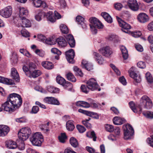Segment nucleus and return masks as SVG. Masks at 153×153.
Instances as JSON below:
<instances>
[{
	"instance_id": "obj_1",
	"label": "nucleus",
	"mask_w": 153,
	"mask_h": 153,
	"mask_svg": "<svg viewBox=\"0 0 153 153\" xmlns=\"http://www.w3.org/2000/svg\"><path fill=\"white\" fill-rule=\"evenodd\" d=\"M22 100L21 96L16 93L10 94L7 101L1 105L0 107V111L4 110L11 113L15 111L21 105Z\"/></svg>"
},
{
	"instance_id": "obj_2",
	"label": "nucleus",
	"mask_w": 153,
	"mask_h": 153,
	"mask_svg": "<svg viewBox=\"0 0 153 153\" xmlns=\"http://www.w3.org/2000/svg\"><path fill=\"white\" fill-rule=\"evenodd\" d=\"M87 85H82L80 88L82 91L85 93H87L89 90L94 91L98 88L99 86L95 79L94 78L90 79L87 82Z\"/></svg>"
},
{
	"instance_id": "obj_3",
	"label": "nucleus",
	"mask_w": 153,
	"mask_h": 153,
	"mask_svg": "<svg viewBox=\"0 0 153 153\" xmlns=\"http://www.w3.org/2000/svg\"><path fill=\"white\" fill-rule=\"evenodd\" d=\"M89 21L91 24L90 25L91 31L93 33H97V28H102L103 25L95 17H91L89 19Z\"/></svg>"
},
{
	"instance_id": "obj_4",
	"label": "nucleus",
	"mask_w": 153,
	"mask_h": 153,
	"mask_svg": "<svg viewBox=\"0 0 153 153\" xmlns=\"http://www.w3.org/2000/svg\"><path fill=\"white\" fill-rule=\"evenodd\" d=\"M30 141L33 145L40 146L43 141V136L40 133L36 132L32 136Z\"/></svg>"
},
{
	"instance_id": "obj_5",
	"label": "nucleus",
	"mask_w": 153,
	"mask_h": 153,
	"mask_svg": "<svg viewBox=\"0 0 153 153\" xmlns=\"http://www.w3.org/2000/svg\"><path fill=\"white\" fill-rule=\"evenodd\" d=\"M30 134L31 131L29 128H23L18 133L19 138L21 141H24L28 139Z\"/></svg>"
},
{
	"instance_id": "obj_6",
	"label": "nucleus",
	"mask_w": 153,
	"mask_h": 153,
	"mask_svg": "<svg viewBox=\"0 0 153 153\" xmlns=\"http://www.w3.org/2000/svg\"><path fill=\"white\" fill-rule=\"evenodd\" d=\"M140 103L141 106L147 109H150L152 106L151 100L146 95H144L141 98Z\"/></svg>"
},
{
	"instance_id": "obj_7",
	"label": "nucleus",
	"mask_w": 153,
	"mask_h": 153,
	"mask_svg": "<svg viewBox=\"0 0 153 153\" xmlns=\"http://www.w3.org/2000/svg\"><path fill=\"white\" fill-rule=\"evenodd\" d=\"M134 133V130L131 125L127 124L124 127V138L125 139H130Z\"/></svg>"
},
{
	"instance_id": "obj_8",
	"label": "nucleus",
	"mask_w": 153,
	"mask_h": 153,
	"mask_svg": "<svg viewBox=\"0 0 153 153\" xmlns=\"http://www.w3.org/2000/svg\"><path fill=\"white\" fill-rule=\"evenodd\" d=\"M12 12V9L10 6H8L0 11V14L2 17L7 18L11 16Z\"/></svg>"
},
{
	"instance_id": "obj_9",
	"label": "nucleus",
	"mask_w": 153,
	"mask_h": 153,
	"mask_svg": "<svg viewBox=\"0 0 153 153\" xmlns=\"http://www.w3.org/2000/svg\"><path fill=\"white\" fill-rule=\"evenodd\" d=\"M66 59L68 62L74 63L75 61L74 58L75 55L74 51L73 49H70L65 53Z\"/></svg>"
},
{
	"instance_id": "obj_10",
	"label": "nucleus",
	"mask_w": 153,
	"mask_h": 153,
	"mask_svg": "<svg viewBox=\"0 0 153 153\" xmlns=\"http://www.w3.org/2000/svg\"><path fill=\"white\" fill-rule=\"evenodd\" d=\"M128 5L129 8L133 11H137L139 8V6L136 0H128Z\"/></svg>"
},
{
	"instance_id": "obj_11",
	"label": "nucleus",
	"mask_w": 153,
	"mask_h": 153,
	"mask_svg": "<svg viewBox=\"0 0 153 153\" xmlns=\"http://www.w3.org/2000/svg\"><path fill=\"white\" fill-rule=\"evenodd\" d=\"M99 51L103 56H110L112 53L111 49L108 46L104 47L99 50Z\"/></svg>"
},
{
	"instance_id": "obj_12",
	"label": "nucleus",
	"mask_w": 153,
	"mask_h": 153,
	"mask_svg": "<svg viewBox=\"0 0 153 153\" xmlns=\"http://www.w3.org/2000/svg\"><path fill=\"white\" fill-rule=\"evenodd\" d=\"M128 72L130 76L133 78L137 82L139 83L141 81V79L140 76L137 75L133 70V68H131L129 70Z\"/></svg>"
},
{
	"instance_id": "obj_13",
	"label": "nucleus",
	"mask_w": 153,
	"mask_h": 153,
	"mask_svg": "<svg viewBox=\"0 0 153 153\" xmlns=\"http://www.w3.org/2000/svg\"><path fill=\"white\" fill-rule=\"evenodd\" d=\"M137 19L140 22L145 23L149 21V17L145 13H141L138 15Z\"/></svg>"
},
{
	"instance_id": "obj_14",
	"label": "nucleus",
	"mask_w": 153,
	"mask_h": 153,
	"mask_svg": "<svg viewBox=\"0 0 153 153\" xmlns=\"http://www.w3.org/2000/svg\"><path fill=\"white\" fill-rule=\"evenodd\" d=\"M78 111L81 113L83 114L90 117H93L94 118L97 119L99 118V116L95 113L90 111L83 110L81 109H79Z\"/></svg>"
},
{
	"instance_id": "obj_15",
	"label": "nucleus",
	"mask_w": 153,
	"mask_h": 153,
	"mask_svg": "<svg viewBox=\"0 0 153 153\" xmlns=\"http://www.w3.org/2000/svg\"><path fill=\"white\" fill-rule=\"evenodd\" d=\"M93 55L94 58L99 64L102 65L105 63V62L104 59L98 53L94 52Z\"/></svg>"
},
{
	"instance_id": "obj_16",
	"label": "nucleus",
	"mask_w": 153,
	"mask_h": 153,
	"mask_svg": "<svg viewBox=\"0 0 153 153\" xmlns=\"http://www.w3.org/2000/svg\"><path fill=\"white\" fill-rule=\"evenodd\" d=\"M19 9V16L20 19L25 18L27 16L28 14V12L27 10L24 7H20Z\"/></svg>"
},
{
	"instance_id": "obj_17",
	"label": "nucleus",
	"mask_w": 153,
	"mask_h": 153,
	"mask_svg": "<svg viewBox=\"0 0 153 153\" xmlns=\"http://www.w3.org/2000/svg\"><path fill=\"white\" fill-rule=\"evenodd\" d=\"M129 104L130 108L134 112L137 113L138 114L141 113L142 109L140 106L136 108L135 107L134 103L133 101L130 102L129 103Z\"/></svg>"
},
{
	"instance_id": "obj_18",
	"label": "nucleus",
	"mask_w": 153,
	"mask_h": 153,
	"mask_svg": "<svg viewBox=\"0 0 153 153\" xmlns=\"http://www.w3.org/2000/svg\"><path fill=\"white\" fill-rule=\"evenodd\" d=\"M114 124L116 125H121L126 122V120L119 117H115L113 120Z\"/></svg>"
},
{
	"instance_id": "obj_19",
	"label": "nucleus",
	"mask_w": 153,
	"mask_h": 153,
	"mask_svg": "<svg viewBox=\"0 0 153 153\" xmlns=\"http://www.w3.org/2000/svg\"><path fill=\"white\" fill-rule=\"evenodd\" d=\"M122 24L120 25V26L122 27V30L126 33H129V30L131 28V26L125 22H122Z\"/></svg>"
},
{
	"instance_id": "obj_20",
	"label": "nucleus",
	"mask_w": 153,
	"mask_h": 153,
	"mask_svg": "<svg viewBox=\"0 0 153 153\" xmlns=\"http://www.w3.org/2000/svg\"><path fill=\"white\" fill-rule=\"evenodd\" d=\"M66 39L70 47H74L75 45V42L73 36L71 34L68 35Z\"/></svg>"
},
{
	"instance_id": "obj_21",
	"label": "nucleus",
	"mask_w": 153,
	"mask_h": 153,
	"mask_svg": "<svg viewBox=\"0 0 153 153\" xmlns=\"http://www.w3.org/2000/svg\"><path fill=\"white\" fill-rule=\"evenodd\" d=\"M82 67L84 68L88 71H91L93 69L92 65L87 61L83 60L82 62Z\"/></svg>"
},
{
	"instance_id": "obj_22",
	"label": "nucleus",
	"mask_w": 153,
	"mask_h": 153,
	"mask_svg": "<svg viewBox=\"0 0 153 153\" xmlns=\"http://www.w3.org/2000/svg\"><path fill=\"white\" fill-rule=\"evenodd\" d=\"M11 75L13 78L17 82L19 81V76L16 69L14 68L11 69Z\"/></svg>"
},
{
	"instance_id": "obj_23",
	"label": "nucleus",
	"mask_w": 153,
	"mask_h": 153,
	"mask_svg": "<svg viewBox=\"0 0 153 153\" xmlns=\"http://www.w3.org/2000/svg\"><path fill=\"white\" fill-rule=\"evenodd\" d=\"M56 41L58 44L61 47H64L67 45V43L66 41L64 38L62 37H60L57 38Z\"/></svg>"
},
{
	"instance_id": "obj_24",
	"label": "nucleus",
	"mask_w": 153,
	"mask_h": 153,
	"mask_svg": "<svg viewBox=\"0 0 153 153\" xmlns=\"http://www.w3.org/2000/svg\"><path fill=\"white\" fill-rule=\"evenodd\" d=\"M41 65L44 68L48 70L51 69L53 68V63L48 61H43L42 62Z\"/></svg>"
},
{
	"instance_id": "obj_25",
	"label": "nucleus",
	"mask_w": 153,
	"mask_h": 153,
	"mask_svg": "<svg viewBox=\"0 0 153 153\" xmlns=\"http://www.w3.org/2000/svg\"><path fill=\"white\" fill-rule=\"evenodd\" d=\"M0 82L7 85L15 84L14 82L12 79L5 78L1 76H0Z\"/></svg>"
},
{
	"instance_id": "obj_26",
	"label": "nucleus",
	"mask_w": 153,
	"mask_h": 153,
	"mask_svg": "<svg viewBox=\"0 0 153 153\" xmlns=\"http://www.w3.org/2000/svg\"><path fill=\"white\" fill-rule=\"evenodd\" d=\"M22 22L21 25L22 27H30L31 26V23L30 21L25 18L21 19Z\"/></svg>"
},
{
	"instance_id": "obj_27",
	"label": "nucleus",
	"mask_w": 153,
	"mask_h": 153,
	"mask_svg": "<svg viewBox=\"0 0 153 153\" xmlns=\"http://www.w3.org/2000/svg\"><path fill=\"white\" fill-rule=\"evenodd\" d=\"M46 17L48 20L52 22H54L56 21V18L54 16V14L53 13L52 11H49L46 14Z\"/></svg>"
},
{
	"instance_id": "obj_28",
	"label": "nucleus",
	"mask_w": 153,
	"mask_h": 153,
	"mask_svg": "<svg viewBox=\"0 0 153 153\" xmlns=\"http://www.w3.org/2000/svg\"><path fill=\"white\" fill-rule=\"evenodd\" d=\"M101 15L108 23H111L112 22V18L109 14L105 12H102Z\"/></svg>"
},
{
	"instance_id": "obj_29",
	"label": "nucleus",
	"mask_w": 153,
	"mask_h": 153,
	"mask_svg": "<svg viewBox=\"0 0 153 153\" xmlns=\"http://www.w3.org/2000/svg\"><path fill=\"white\" fill-rule=\"evenodd\" d=\"M76 21L79 24L81 25L82 27L85 28L87 27L86 24L84 22V19L81 16H78L76 18Z\"/></svg>"
},
{
	"instance_id": "obj_30",
	"label": "nucleus",
	"mask_w": 153,
	"mask_h": 153,
	"mask_svg": "<svg viewBox=\"0 0 153 153\" xmlns=\"http://www.w3.org/2000/svg\"><path fill=\"white\" fill-rule=\"evenodd\" d=\"M120 50L122 53L123 58L124 59H126L128 56L127 50L126 48L123 46L121 47Z\"/></svg>"
},
{
	"instance_id": "obj_31",
	"label": "nucleus",
	"mask_w": 153,
	"mask_h": 153,
	"mask_svg": "<svg viewBox=\"0 0 153 153\" xmlns=\"http://www.w3.org/2000/svg\"><path fill=\"white\" fill-rule=\"evenodd\" d=\"M66 127L67 130L69 131H72L75 128L73 123V121L70 120L68 121L66 124Z\"/></svg>"
},
{
	"instance_id": "obj_32",
	"label": "nucleus",
	"mask_w": 153,
	"mask_h": 153,
	"mask_svg": "<svg viewBox=\"0 0 153 153\" xmlns=\"http://www.w3.org/2000/svg\"><path fill=\"white\" fill-rule=\"evenodd\" d=\"M6 145L8 148L10 149H14L16 147L15 142L11 140L6 142Z\"/></svg>"
},
{
	"instance_id": "obj_33",
	"label": "nucleus",
	"mask_w": 153,
	"mask_h": 153,
	"mask_svg": "<svg viewBox=\"0 0 153 153\" xmlns=\"http://www.w3.org/2000/svg\"><path fill=\"white\" fill-rule=\"evenodd\" d=\"M30 75L33 78H36L40 75L42 73L39 70H35L30 73Z\"/></svg>"
},
{
	"instance_id": "obj_34",
	"label": "nucleus",
	"mask_w": 153,
	"mask_h": 153,
	"mask_svg": "<svg viewBox=\"0 0 153 153\" xmlns=\"http://www.w3.org/2000/svg\"><path fill=\"white\" fill-rule=\"evenodd\" d=\"M0 129L6 135L10 131V128L7 126L0 125Z\"/></svg>"
},
{
	"instance_id": "obj_35",
	"label": "nucleus",
	"mask_w": 153,
	"mask_h": 153,
	"mask_svg": "<svg viewBox=\"0 0 153 153\" xmlns=\"http://www.w3.org/2000/svg\"><path fill=\"white\" fill-rule=\"evenodd\" d=\"M66 77L68 79L73 82H75L76 80V78L73 74L70 72H69L66 74Z\"/></svg>"
},
{
	"instance_id": "obj_36",
	"label": "nucleus",
	"mask_w": 153,
	"mask_h": 153,
	"mask_svg": "<svg viewBox=\"0 0 153 153\" xmlns=\"http://www.w3.org/2000/svg\"><path fill=\"white\" fill-rule=\"evenodd\" d=\"M70 142L71 146L74 148L77 147L78 146V143L77 140L74 137L71 138Z\"/></svg>"
},
{
	"instance_id": "obj_37",
	"label": "nucleus",
	"mask_w": 153,
	"mask_h": 153,
	"mask_svg": "<svg viewBox=\"0 0 153 153\" xmlns=\"http://www.w3.org/2000/svg\"><path fill=\"white\" fill-rule=\"evenodd\" d=\"M74 70L75 72V74L77 76H79L82 77L83 76V74L81 70L80 69L77 67L74 66Z\"/></svg>"
},
{
	"instance_id": "obj_38",
	"label": "nucleus",
	"mask_w": 153,
	"mask_h": 153,
	"mask_svg": "<svg viewBox=\"0 0 153 153\" xmlns=\"http://www.w3.org/2000/svg\"><path fill=\"white\" fill-rule=\"evenodd\" d=\"M58 138L59 141L63 143L65 142L67 139V137L65 133H62L59 136Z\"/></svg>"
},
{
	"instance_id": "obj_39",
	"label": "nucleus",
	"mask_w": 153,
	"mask_h": 153,
	"mask_svg": "<svg viewBox=\"0 0 153 153\" xmlns=\"http://www.w3.org/2000/svg\"><path fill=\"white\" fill-rule=\"evenodd\" d=\"M56 81L58 84L63 86L66 82L65 80L60 76H57Z\"/></svg>"
},
{
	"instance_id": "obj_40",
	"label": "nucleus",
	"mask_w": 153,
	"mask_h": 153,
	"mask_svg": "<svg viewBox=\"0 0 153 153\" xmlns=\"http://www.w3.org/2000/svg\"><path fill=\"white\" fill-rule=\"evenodd\" d=\"M63 86L64 88H67L68 90L70 91H72V85L70 82L68 81H66Z\"/></svg>"
},
{
	"instance_id": "obj_41",
	"label": "nucleus",
	"mask_w": 153,
	"mask_h": 153,
	"mask_svg": "<svg viewBox=\"0 0 153 153\" xmlns=\"http://www.w3.org/2000/svg\"><path fill=\"white\" fill-rule=\"evenodd\" d=\"M146 77L148 82L152 83L153 82V78L151 74L147 72L146 74Z\"/></svg>"
},
{
	"instance_id": "obj_42",
	"label": "nucleus",
	"mask_w": 153,
	"mask_h": 153,
	"mask_svg": "<svg viewBox=\"0 0 153 153\" xmlns=\"http://www.w3.org/2000/svg\"><path fill=\"white\" fill-rule=\"evenodd\" d=\"M28 67L29 68V71L30 73L33 71L36 68V65L33 63L30 62L28 64Z\"/></svg>"
},
{
	"instance_id": "obj_43",
	"label": "nucleus",
	"mask_w": 153,
	"mask_h": 153,
	"mask_svg": "<svg viewBox=\"0 0 153 153\" xmlns=\"http://www.w3.org/2000/svg\"><path fill=\"white\" fill-rule=\"evenodd\" d=\"M44 15V13L41 11L40 12L35 16V18L37 21H39L41 20L42 17Z\"/></svg>"
},
{
	"instance_id": "obj_44",
	"label": "nucleus",
	"mask_w": 153,
	"mask_h": 153,
	"mask_svg": "<svg viewBox=\"0 0 153 153\" xmlns=\"http://www.w3.org/2000/svg\"><path fill=\"white\" fill-rule=\"evenodd\" d=\"M43 2L41 0H35L34 1H33V4L36 7H39Z\"/></svg>"
},
{
	"instance_id": "obj_45",
	"label": "nucleus",
	"mask_w": 153,
	"mask_h": 153,
	"mask_svg": "<svg viewBox=\"0 0 153 153\" xmlns=\"http://www.w3.org/2000/svg\"><path fill=\"white\" fill-rule=\"evenodd\" d=\"M143 114L147 118H153V113L152 112L147 111L143 112Z\"/></svg>"
},
{
	"instance_id": "obj_46",
	"label": "nucleus",
	"mask_w": 153,
	"mask_h": 153,
	"mask_svg": "<svg viewBox=\"0 0 153 153\" xmlns=\"http://www.w3.org/2000/svg\"><path fill=\"white\" fill-rule=\"evenodd\" d=\"M60 30L64 33H67L68 32V27L65 25L62 24L60 26Z\"/></svg>"
},
{
	"instance_id": "obj_47",
	"label": "nucleus",
	"mask_w": 153,
	"mask_h": 153,
	"mask_svg": "<svg viewBox=\"0 0 153 153\" xmlns=\"http://www.w3.org/2000/svg\"><path fill=\"white\" fill-rule=\"evenodd\" d=\"M106 130L108 132H111L114 131V128L112 125L106 124L105 126Z\"/></svg>"
},
{
	"instance_id": "obj_48",
	"label": "nucleus",
	"mask_w": 153,
	"mask_h": 153,
	"mask_svg": "<svg viewBox=\"0 0 153 153\" xmlns=\"http://www.w3.org/2000/svg\"><path fill=\"white\" fill-rule=\"evenodd\" d=\"M87 136L89 137L90 138H93V140L94 141H96L97 137L96 136V134L94 131H92L90 133L87 134Z\"/></svg>"
},
{
	"instance_id": "obj_49",
	"label": "nucleus",
	"mask_w": 153,
	"mask_h": 153,
	"mask_svg": "<svg viewBox=\"0 0 153 153\" xmlns=\"http://www.w3.org/2000/svg\"><path fill=\"white\" fill-rule=\"evenodd\" d=\"M76 128L79 131L80 133H82L86 130L85 128L83 126L80 125H77Z\"/></svg>"
},
{
	"instance_id": "obj_50",
	"label": "nucleus",
	"mask_w": 153,
	"mask_h": 153,
	"mask_svg": "<svg viewBox=\"0 0 153 153\" xmlns=\"http://www.w3.org/2000/svg\"><path fill=\"white\" fill-rule=\"evenodd\" d=\"M137 65L138 67L142 69L145 68L146 67V63L143 61L139 62Z\"/></svg>"
},
{
	"instance_id": "obj_51",
	"label": "nucleus",
	"mask_w": 153,
	"mask_h": 153,
	"mask_svg": "<svg viewBox=\"0 0 153 153\" xmlns=\"http://www.w3.org/2000/svg\"><path fill=\"white\" fill-rule=\"evenodd\" d=\"M51 51L52 53L57 54L58 56L61 54V52L58 49L56 48H53L51 49Z\"/></svg>"
},
{
	"instance_id": "obj_52",
	"label": "nucleus",
	"mask_w": 153,
	"mask_h": 153,
	"mask_svg": "<svg viewBox=\"0 0 153 153\" xmlns=\"http://www.w3.org/2000/svg\"><path fill=\"white\" fill-rule=\"evenodd\" d=\"M110 67L112 68V69L116 73L117 75H120V72L118 70V69L116 68L114 65L112 64H111L110 65Z\"/></svg>"
},
{
	"instance_id": "obj_53",
	"label": "nucleus",
	"mask_w": 153,
	"mask_h": 153,
	"mask_svg": "<svg viewBox=\"0 0 153 153\" xmlns=\"http://www.w3.org/2000/svg\"><path fill=\"white\" fill-rule=\"evenodd\" d=\"M39 111V108L37 106H34L32 107L30 113L31 114H35L37 113Z\"/></svg>"
},
{
	"instance_id": "obj_54",
	"label": "nucleus",
	"mask_w": 153,
	"mask_h": 153,
	"mask_svg": "<svg viewBox=\"0 0 153 153\" xmlns=\"http://www.w3.org/2000/svg\"><path fill=\"white\" fill-rule=\"evenodd\" d=\"M53 99V97H45L44 99V102L46 103L51 104L52 103L51 101Z\"/></svg>"
},
{
	"instance_id": "obj_55",
	"label": "nucleus",
	"mask_w": 153,
	"mask_h": 153,
	"mask_svg": "<svg viewBox=\"0 0 153 153\" xmlns=\"http://www.w3.org/2000/svg\"><path fill=\"white\" fill-rule=\"evenodd\" d=\"M35 53L41 57H43L45 55V52L44 51H41L38 49H36L35 51Z\"/></svg>"
},
{
	"instance_id": "obj_56",
	"label": "nucleus",
	"mask_w": 153,
	"mask_h": 153,
	"mask_svg": "<svg viewBox=\"0 0 153 153\" xmlns=\"http://www.w3.org/2000/svg\"><path fill=\"white\" fill-rule=\"evenodd\" d=\"M141 34L142 33L140 31L134 32L132 33V36L135 38L139 37Z\"/></svg>"
},
{
	"instance_id": "obj_57",
	"label": "nucleus",
	"mask_w": 153,
	"mask_h": 153,
	"mask_svg": "<svg viewBox=\"0 0 153 153\" xmlns=\"http://www.w3.org/2000/svg\"><path fill=\"white\" fill-rule=\"evenodd\" d=\"M49 91L51 93H55L58 92L59 91L58 88L51 87L48 89Z\"/></svg>"
},
{
	"instance_id": "obj_58",
	"label": "nucleus",
	"mask_w": 153,
	"mask_h": 153,
	"mask_svg": "<svg viewBox=\"0 0 153 153\" xmlns=\"http://www.w3.org/2000/svg\"><path fill=\"white\" fill-rule=\"evenodd\" d=\"M119 81L123 85H126V80L124 77V76H123L121 77H120L119 79Z\"/></svg>"
},
{
	"instance_id": "obj_59",
	"label": "nucleus",
	"mask_w": 153,
	"mask_h": 153,
	"mask_svg": "<svg viewBox=\"0 0 153 153\" xmlns=\"http://www.w3.org/2000/svg\"><path fill=\"white\" fill-rule=\"evenodd\" d=\"M52 100V101H51L52 103L51 104L55 105H59L60 104L59 102L57 99L53 97Z\"/></svg>"
},
{
	"instance_id": "obj_60",
	"label": "nucleus",
	"mask_w": 153,
	"mask_h": 153,
	"mask_svg": "<svg viewBox=\"0 0 153 153\" xmlns=\"http://www.w3.org/2000/svg\"><path fill=\"white\" fill-rule=\"evenodd\" d=\"M115 8L118 10H120L123 7V5L120 3H117L114 4Z\"/></svg>"
},
{
	"instance_id": "obj_61",
	"label": "nucleus",
	"mask_w": 153,
	"mask_h": 153,
	"mask_svg": "<svg viewBox=\"0 0 153 153\" xmlns=\"http://www.w3.org/2000/svg\"><path fill=\"white\" fill-rule=\"evenodd\" d=\"M38 38L39 41L44 42L46 39V37L44 35L40 34L38 36Z\"/></svg>"
},
{
	"instance_id": "obj_62",
	"label": "nucleus",
	"mask_w": 153,
	"mask_h": 153,
	"mask_svg": "<svg viewBox=\"0 0 153 153\" xmlns=\"http://www.w3.org/2000/svg\"><path fill=\"white\" fill-rule=\"evenodd\" d=\"M135 48L136 50L142 52L143 51V48L140 45H135Z\"/></svg>"
},
{
	"instance_id": "obj_63",
	"label": "nucleus",
	"mask_w": 153,
	"mask_h": 153,
	"mask_svg": "<svg viewBox=\"0 0 153 153\" xmlns=\"http://www.w3.org/2000/svg\"><path fill=\"white\" fill-rule=\"evenodd\" d=\"M82 123L88 128H90L91 127V124L85 120H83Z\"/></svg>"
},
{
	"instance_id": "obj_64",
	"label": "nucleus",
	"mask_w": 153,
	"mask_h": 153,
	"mask_svg": "<svg viewBox=\"0 0 153 153\" xmlns=\"http://www.w3.org/2000/svg\"><path fill=\"white\" fill-rule=\"evenodd\" d=\"M148 29L150 31H153V21L149 23L147 26Z\"/></svg>"
}]
</instances>
